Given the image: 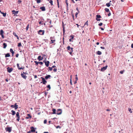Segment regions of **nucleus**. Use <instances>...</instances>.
<instances>
[{"mask_svg":"<svg viewBox=\"0 0 133 133\" xmlns=\"http://www.w3.org/2000/svg\"><path fill=\"white\" fill-rule=\"evenodd\" d=\"M41 78L42 79V82H41V83H42L43 84H45L47 83V81L45 80L46 79L43 77H41Z\"/></svg>","mask_w":133,"mask_h":133,"instance_id":"1","label":"nucleus"},{"mask_svg":"<svg viewBox=\"0 0 133 133\" xmlns=\"http://www.w3.org/2000/svg\"><path fill=\"white\" fill-rule=\"evenodd\" d=\"M45 31L44 30H39L38 31V34L41 35H43L44 34Z\"/></svg>","mask_w":133,"mask_h":133,"instance_id":"2","label":"nucleus"},{"mask_svg":"<svg viewBox=\"0 0 133 133\" xmlns=\"http://www.w3.org/2000/svg\"><path fill=\"white\" fill-rule=\"evenodd\" d=\"M62 112V110L61 109H58L56 111V114L57 115H60L61 114Z\"/></svg>","mask_w":133,"mask_h":133,"instance_id":"3","label":"nucleus"},{"mask_svg":"<svg viewBox=\"0 0 133 133\" xmlns=\"http://www.w3.org/2000/svg\"><path fill=\"white\" fill-rule=\"evenodd\" d=\"M5 130L6 131L8 132H10L12 130V128L10 127H7L5 128Z\"/></svg>","mask_w":133,"mask_h":133,"instance_id":"4","label":"nucleus"},{"mask_svg":"<svg viewBox=\"0 0 133 133\" xmlns=\"http://www.w3.org/2000/svg\"><path fill=\"white\" fill-rule=\"evenodd\" d=\"M11 107L15 108L16 109H17L18 108V105L16 103H15L14 105H11Z\"/></svg>","mask_w":133,"mask_h":133,"instance_id":"5","label":"nucleus"},{"mask_svg":"<svg viewBox=\"0 0 133 133\" xmlns=\"http://www.w3.org/2000/svg\"><path fill=\"white\" fill-rule=\"evenodd\" d=\"M30 128L31 129V131L32 132H34L36 131L35 130L36 128H34V127H31Z\"/></svg>","mask_w":133,"mask_h":133,"instance_id":"6","label":"nucleus"},{"mask_svg":"<svg viewBox=\"0 0 133 133\" xmlns=\"http://www.w3.org/2000/svg\"><path fill=\"white\" fill-rule=\"evenodd\" d=\"M7 69L8 72L10 73L12 71L13 69L12 68H10L9 67H8L7 68Z\"/></svg>","mask_w":133,"mask_h":133,"instance_id":"7","label":"nucleus"},{"mask_svg":"<svg viewBox=\"0 0 133 133\" xmlns=\"http://www.w3.org/2000/svg\"><path fill=\"white\" fill-rule=\"evenodd\" d=\"M108 66L107 65H106L105 66L103 67L101 69L100 71L102 72L104 71L107 69Z\"/></svg>","mask_w":133,"mask_h":133,"instance_id":"8","label":"nucleus"},{"mask_svg":"<svg viewBox=\"0 0 133 133\" xmlns=\"http://www.w3.org/2000/svg\"><path fill=\"white\" fill-rule=\"evenodd\" d=\"M21 76L22 78L25 79H26L27 77V76L25 75L22 72H21Z\"/></svg>","mask_w":133,"mask_h":133,"instance_id":"9","label":"nucleus"},{"mask_svg":"<svg viewBox=\"0 0 133 133\" xmlns=\"http://www.w3.org/2000/svg\"><path fill=\"white\" fill-rule=\"evenodd\" d=\"M74 36L73 35H71L70 36V38L71 37V38L69 39L70 42H73V41H72V40L74 39Z\"/></svg>","mask_w":133,"mask_h":133,"instance_id":"10","label":"nucleus"},{"mask_svg":"<svg viewBox=\"0 0 133 133\" xmlns=\"http://www.w3.org/2000/svg\"><path fill=\"white\" fill-rule=\"evenodd\" d=\"M12 12L13 14H14V15H15L16 16V14H17L18 13V11H16L15 10H12Z\"/></svg>","mask_w":133,"mask_h":133,"instance_id":"11","label":"nucleus"},{"mask_svg":"<svg viewBox=\"0 0 133 133\" xmlns=\"http://www.w3.org/2000/svg\"><path fill=\"white\" fill-rule=\"evenodd\" d=\"M17 68L18 69L20 70L21 69H24V67L23 68L22 66V67L20 68L19 66V64L18 63H17Z\"/></svg>","mask_w":133,"mask_h":133,"instance_id":"12","label":"nucleus"},{"mask_svg":"<svg viewBox=\"0 0 133 133\" xmlns=\"http://www.w3.org/2000/svg\"><path fill=\"white\" fill-rule=\"evenodd\" d=\"M51 77V76L50 75H47L45 77V78L47 80L48 79H50Z\"/></svg>","mask_w":133,"mask_h":133,"instance_id":"13","label":"nucleus"},{"mask_svg":"<svg viewBox=\"0 0 133 133\" xmlns=\"http://www.w3.org/2000/svg\"><path fill=\"white\" fill-rule=\"evenodd\" d=\"M27 116L25 117V118L26 119H28L29 118H31L32 117V116L30 114H27Z\"/></svg>","mask_w":133,"mask_h":133,"instance_id":"14","label":"nucleus"},{"mask_svg":"<svg viewBox=\"0 0 133 133\" xmlns=\"http://www.w3.org/2000/svg\"><path fill=\"white\" fill-rule=\"evenodd\" d=\"M52 110V111L53 112L52 113H51V114H56V110L55 109L53 108Z\"/></svg>","mask_w":133,"mask_h":133,"instance_id":"15","label":"nucleus"},{"mask_svg":"<svg viewBox=\"0 0 133 133\" xmlns=\"http://www.w3.org/2000/svg\"><path fill=\"white\" fill-rule=\"evenodd\" d=\"M37 59L39 61H40L42 60L43 59V57H42L41 56H39L37 57Z\"/></svg>","mask_w":133,"mask_h":133,"instance_id":"16","label":"nucleus"},{"mask_svg":"<svg viewBox=\"0 0 133 133\" xmlns=\"http://www.w3.org/2000/svg\"><path fill=\"white\" fill-rule=\"evenodd\" d=\"M50 63V62L49 61H47L45 63V65L46 67H48Z\"/></svg>","mask_w":133,"mask_h":133,"instance_id":"17","label":"nucleus"},{"mask_svg":"<svg viewBox=\"0 0 133 133\" xmlns=\"http://www.w3.org/2000/svg\"><path fill=\"white\" fill-rule=\"evenodd\" d=\"M40 9L42 11H44L46 10L45 7L44 6L40 7Z\"/></svg>","mask_w":133,"mask_h":133,"instance_id":"18","label":"nucleus"},{"mask_svg":"<svg viewBox=\"0 0 133 133\" xmlns=\"http://www.w3.org/2000/svg\"><path fill=\"white\" fill-rule=\"evenodd\" d=\"M1 14H2L3 16L4 17H5L6 16V12H3L1 11Z\"/></svg>","mask_w":133,"mask_h":133,"instance_id":"19","label":"nucleus"},{"mask_svg":"<svg viewBox=\"0 0 133 133\" xmlns=\"http://www.w3.org/2000/svg\"><path fill=\"white\" fill-rule=\"evenodd\" d=\"M62 27L63 28V35H64L65 32V28L64 25H62Z\"/></svg>","mask_w":133,"mask_h":133,"instance_id":"20","label":"nucleus"},{"mask_svg":"<svg viewBox=\"0 0 133 133\" xmlns=\"http://www.w3.org/2000/svg\"><path fill=\"white\" fill-rule=\"evenodd\" d=\"M13 34L14 35V36L16 37L17 39H19V37L18 36H17L16 34V33L14 32H13Z\"/></svg>","mask_w":133,"mask_h":133,"instance_id":"21","label":"nucleus"},{"mask_svg":"<svg viewBox=\"0 0 133 133\" xmlns=\"http://www.w3.org/2000/svg\"><path fill=\"white\" fill-rule=\"evenodd\" d=\"M5 57L6 58L9 57L10 56V54L9 53H7L6 54H5Z\"/></svg>","mask_w":133,"mask_h":133,"instance_id":"22","label":"nucleus"},{"mask_svg":"<svg viewBox=\"0 0 133 133\" xmlns=\"http://www.w3.org/2000/svg\"><path fill=\"white\" fill-rule=\"evenodd\" d=\"M96 54L98 55H100L102 54V52L101 51H97Z\"/></svg>","mask_w":133,"mask_h":133,"instance_id":"23","label":"nucleus"},{"mask_svg":"<svg viewBox=\"0 0 133 133\" xmlns=\"http://www.w3.org/2000/svg\"><path fill=\"white\" fill-rule=\"evenodd\" d=\"M3 48L5 49L7 46V45L5 43H3Z\"/></svg>","mask_w":133,"mask_h":133,"instance_id":"24","label":"nucleus"},{"mask_svg":"<svg viewBox=\"0 0 133 133\" xmlns=\"http://www.w3.org/2000/svg\"><path fill=\"white\" fill-rule=\"evenodd\" d=\"M71 48L70 46H68L67 47V49L68 50L71 51V48Z\"/></svg>","mask_w":133,"mask_h":133,"instance_id":"25","label":"nucleus"},{"mask_svg":"<svg viewBox=\"0 0 133 133\" xmlns=\"http://www.w3.org/2000/svg\"><path fill=\"white\" fill-rule=\"evenodd\" d=\"M101 18V17L100 15L97 14L96 15V18Z\"/></svg>","mask_w":133,"mask_h":133,"instance_id":"26","label":"nucleus"},{"mask_svg":"<svg viewBox=\"0 0 133 133\" xmlns=\"http://www.w3.org/2000/svg\"><path fill=\"white\" fill-rule=\"evenodd\" d=\"M46 87L47 88H48L49 89H47V91H48L50 90L51 89L50 85V84L46 86Z\"/></svg>","mask_w":133,"mask_h":133,"instance_id":"27","label":"nucleus"},{"mask_svg":"<svg viewBox=\"0 0 133 133\" xmlns=\"http://www.w3.org/2000/svg\"><path fill=\"white\" fill-rule=\"evenodd\" d=\"M11 112H12L11 114L12 115H15L16 114V112L15 111L13 110H12L11 111Z\"/></svg>","mask_w":133,"mask_h":133,"instance_id":"28","label":"nucleus"},{"mask_svg":"<svg viewBox=\"0 0 133 133\" xmlns=\"http://www.w3.org/2000/svg\"><path fill=\"white\" fill-rule=\"evenodd\" d=\"M70 84L71 85H72V75H71L70 76Z\"/></svg>","mask_w":133,"mask_h":133,"instance_id":"29","label":"nucleus"},{"mask_svg":"<svg viewBox=\"0 0 133 133\" xmlns=\"http://www.w3.org/2000/svg\"><path fill=\"white\" fill-rule=\"evenodd\" d=\"M111 4V3H107L106 5L107 7H109L110 6Z\"/></svg>","mask_w":133,"mask_h":133,"instance_id":"30","label":"nucleus"},{"mask_svg":"<svg viewBox=\"0 0 133 133\" xmlns=\"http://www.w3.org/2000/svg\"><path fill=\"white\" fill-rule=\"evenodd\" d=\"M51 42L50 43V44H52L54 43L55 41V40H51Z\"/></svg>","mask_w":133,"mask_h":133,"instance_id":"31","label":"nucleus"},{"mask_svg":"<svg viewBox=\"0 0 133 133\" xmlns=\"http://www.w3.org/2000/svg\"><path fill=\"white\" fill-rule=\"evenodd\" d=\"M105 11H106V12H110L109 9L108 8H105Z\"/></svg>","mask_w":133,"mask_h":133,"instance_id":"32","label":"nucleus"},{"mask_svg":"<svg viewBox=\"0 0 133 133\" xmlns=\"http://www.w3.org/2000/svg\"><path fill=\"white\" fill-rule=\"evenodd\" d=\"M66 9L67 12H68V10H69V7H68V3H67L66 4Z\"/></svg>","mask_w":133,"mask_h":133,"instance_id":"33","label":"nucleus"},{"mask_svg":"<svg viewBox=\"0 0 133 133\" xmlns=\"http://www.w3.org/2000/svg\"><path fill=\"white\" fill-rule=\"evenodd\" d=\"M125 72V70H123L121 71H120L119 72L121 74H123L124 73V72Z\"/></svg>","mask_w":133,"mask_h":133,"instance_id":"34","label":"nucleus"},{"mask_svg":"<svg viewBox=\"0 0 133 133\" xmlns=\"http://www.w3.org/2000/svg\"><path fill=\"white\" fill-rule=\"evenodd\" d=\"M48 69H49V70L48 71H51L52 70V67H49Z\"/></svg>","mask_w":133,"mask_h":133,"instance_id":"35","label":"nucleus"},{"mask_svg":"<svg viewBox=\"0 0 133 133\" xmlns=\"http://www.w3.org/2000/svg\"><path fill=\"white\" fill-rule=\"evenodd\" d=\"M16 117H20V116L19 115V112H17V113L16 114Z\"/></svg>","mask_w":133,"mask_h":133,"instance_id":"36","label":"nucleus"},{"mask_svg":"<svg viewBox=\"0 0 133 133\" xmlns=\"http://www.w3.org/2000/svg\"><path fill=\"white\" fill-rule=\"evenodd\" d=\"M34 63H35V65H38L39 63V62H37L36 61H35Z\"/></svg>","mask_w":133,"mask_h":133,"instance_id":"37","label":"nucleus"},{"mask_svg":"<svg viewBox=\"0 0 133 133\" xmlns=\"http://www.w3.org/2000/svg\"><path fill=\"white\" fill-rule=\"evenodd\" d=\"M73 48H71V51H70V52H69V54L70 55H72V52L73 51Z\"/></svg>","mask_w":133,"mask_h":133,"instance_id":"38","label":"nucleus"},{"mask_svg":"<svg viewBox=\"0 0 133 133\" xmlns=\"http://www.w3.org/2000/svg\"><path fill=\"white\" fill-rule=\"evenodd\" d=\"M10 52L11 53H15L13 49L12 48L10 49Z\"/></svg>","mask_w":133,"mask_h":133,"instance_id":"39","label":"nucleus"},{"mask_svg":"<svg viewBox=\"0 0 133 133\" xmlns=\"http://www.w3.org/2000/svg\"><path fill=\"white\" fill-rule=\"evenodd\" d=\"M49 2L50 3V4L51 5H53V1H52V0H50V1H49Z\"/></svg>","mask_w":133,"mask_h":133,"instance_id":"40","label":"nucleus"},{"mask_svg":"<svg viewBox=\"0 0 133 133\" xmlns=\"http://www.w3.org/2000/svg\"><path fill=\"white\" fill-rule=\"evenodd\" d=\"M36 1L37 3H39L41 2V0H35Z\"/></svg>","mask_w":133,"mask_h":133,"instance_id":"41","label":"nucleus"},{"mask_svg":"<svg viewBox=\"0 0 133 133\" xmlns=\"http://www.w3.org/2000/svg\"><path fill=\"white\" fill-rule=\"evenodd\" d=\"M128 111L130 112V113H131L132 112V111L131 110V109L130 108H129L128 109Z\"/></svg>","mask_w":133,"mask_h":133,"instance_id":"42","label":"nucleus"},{"mask_svg":"<svg viewBox=\"0 0 133 133\" xmlns=\"http://www.w3.org/2000/svg\"><path fill=\"white\" fill-rule=\"evenodd\" d=\"M29 24H28L27 26H26V31H27L28 30V28H29Z\"/></svg>","mask_w":133,"mask_h":133,"instance_id":"43","label":"nucleus"},{"mask_svg":"<svg viewBox=\"0 0 133 133\" xmlns=\"http://www.w3.org/2000/svg\"><path fill=\"white\" fill-rule=\"evenodd\" d=\"M21 46V42H20L17 45L18 47H19Z\"/></svg>","mask_w":133,"mask_h":133,"instance_id":"44","label":"nucleus"},{"mask_svg":"<svg viewBox=\"0 0 133 133\" xmlns=\"http://www.w3.org/2000/svg\"><path fill=\"white\" fill-rule=\"evenodd\" d=\"M17 2L18 4H20L21 3L22 1L20 0H18V1Z\"/></svg>","mask_w":133,"mask_h":133,"instance_id":"45","label":"nucleus"},{"mask_svg":"<svg viewBox=\"0 0 133 133\" xmlns=\"http://www.w3.org/2000/svg\"><path fill=\"white\" fill-rule=\"evenodd\" d=\"M4 33V31L3 30H1V35L3 34Z\"/></svg>","mask_w":133,"mask_h":133,"instance_id":"46","label":"nucleus"},{"mask_svg":"<svg viewBox=\"0 0 133 133\" xmlns=\"http://www.w3.org/2000/svg\"><path fill=\"white\" fill-rule=\"evenodd\" d=\"M17 118L16 119V120L17 121L19 122V119H20V117H17Z\"/></svg>","mask_w":133,"mask_h":133,"instance_id":"47","label":"nucleus"},{"mask_svg":"<svg viewBox=\"0 0 133 133\" xmlns=\"http://www.w3.org/2000/svg\"><path fill=\"white\" fill-rule=\"evenodd\" d=\"M88 25V21H87L86 22H85L84 23V25Z\"/></svg>","mask_w":133,"mask_h":133,"instance_id":"48","label":"nucleus"},{"mask_svg":"<svg viewBox=\"0 0 133 133\" xmlns=\"http://www.w3.org/2000/svg\"><path fill=\"white\" fill-rule=\"evenodd\" d=\"M22 72L23 73V74H24L25 75H28V72Z\"/></svg>","mask_w":133,"mask_h":133,"instance_id":"49","label":"nucleus"},{"mask_svg":"<svg viewBox=\"0 0 133 133\" xmlns=\"http://www.w3.org/2000/svg\"><path fill=\"white\" fill-rule=\"evenodd\" d=\"M78 13H79L78 12H77L75 14V17L76 18L77 17V15L78 14Z\"/></svg>","mask_w":133,"mask_h":133,"instance_id":"50","label":"nucleus"},{"mask_svg":"<svg viewBox=\"0 0 133 133\" xmlns=\"http://www.w3.org/2000/svg\"><path fill=\"white\" fill-rule=\"evenodd\" d=\"M42 22H43V21H40L39 22V24H41L42 25H43V23H42Z\"/></svg>","mask_w":133,"mask_h":133,"instance_id":"51","label":"nucleus"},{"mask_svg":"<svg viewBox=\"0 0 133 133\" xmlns=\"http://www.w3.org/2000/svg\"><path fill=\"white\" fill-rule=\"evenodd\" d=\"M103 24V23H102L101 22L99 23L98 25L99 26H101Z\"/></svg>","mask_w":133,"mask_h":133,"instance_id":"52","label":"nucleus"},{"mask_svg":"<svg viewBox=\"0 0 133 133\" xmlns=\"http://www.w3.org/2000/svg\"><path fill=\"white\" fill-rule=\"evenodd\" d=\"M38 64H40L41 65H42L43 64V62H39Z\"/></svg>","mask_w":133,"mask_h":133,"instance_id":"53","label":"nucleus"},{"mask_svg":"<svg viewBox=\"0 0 133 133\" xmlns=\"http://www.w3.org/2000/svg\"><path fill=\"white\" fill-rule=\"evenodd\" d=\"M56 128L57 129L58 128H59V129H61V127H60V126H59V125H58L56 127Z\"/></svg>","mask_w":133,"mask_h":133,"instance_id":"54","label":"nucleus"},{"mask_svg":"<svg viewBox=\"0 0 133 133\" xmlns=\"http://www.w3.org/2000/svg\"><path fill=\"white\" fill-rule=\"evenodd\" d=\"M53 70L54 72H56L57 71V69L56 68H55L53 69Z\"/></svg>","mask_w":133,"mask_h":133,"instance_id":"55","label":"nucleus"},{"mask_svg":"<svg viewBox=\"0 0 133 133\" xmlns=\"http://www.w3.org/2000/svg\"><path fill=\"white\" fill-rule=\"evenodd\" d=\"M47 120L46 119H45L44 120V123L45 124H46L47 123Z\"/></svg>","mask_w":133,"mask_h":133,"instance_id":"56","label":"nucleus"},{"mask_svg":"<svg viewBox=\"0 0 133 133\" xmlns=\"http://www.w3.org/2000/svg\"><path fill=\"white\" fill-rule=\"evenodd\" d=\"M96 19L97 21H99L101 20V19H100L99 18H96Z\"/></svg>","mask_w":133,"mask_h":133,"instance_id":"57","label":"nucleus"},{"mask_svg":"<svg viewBox=\"0 0 133 133\" xmlns=\"http://www.w3.org/2000/svg\"><path fill=\"white\" fill-rule=\"evenodd\" d=\"M72 18H73V20H75V19H74V14H72Z\"/></svg>","mask_w":133,"mask_h":133,"instance_id":"58","label":"nucleus"},{"mask_svg":"<svg viewBox=\"0 0 133 133\" xmlns=\"http://www.w3.org/2000/svg\"><path fill=\"white\" fill-rule=\"evenodd\" d=\"M109 12V13L108 14V16H109L111 15V13L110 11Z\"/></svg>","mask_w":133,"mask_h":133,"instance_id":"59","label":"nucleus"},{"mask_svg":"<svg viewBox=\"0 0 133 133\" xmlns=\"http://www.w3.org/2000/svg\"><path fill=\"white\" fill-rule=\"evenodd\" d=\"M1 35V36L3 38H4V36L3 34H2Z\"/></svg>","mask_w":133,"mask_h":133,"instance_id":"60","label":"nucleus"},{"mask_svg":"<svg viewBox=\"0 0 133 133\" xmlns=\"http://www.w3.org/2000/svg\"><path fill=\"white\" fill-rule=\"evenodd\" d=\"M76 10L77 11H78V12H78L79 13V9H78V7H77L76 8Z\"/></svg>","mask_w":133,"mask_h":133,"instance_id":"61","label":"nucleus"},{"mask_svg":"<svg viewBox=\"0 0 133 133\" xmlns=\"http://www.w3.org/2000/svg\"><path fill=\"white\" fill-rule=\"evenodd\" d=\"M19 20V21H21L22 20L21 19H18V18H16L15 20V21H17V20Z\"/></svg>","mask_w":133,"mask_h":133,"instance_id":"62","label":"nucleus"},{"mask_svg":"<svg viewBox=\"0 0 133 133\" xmlns=\"http://www.w3.org/2000/svg\"><path fill=\"white\" fill-rule=\"evenodd\" d=\"M46 58H45V60L43 61V62L45 63V62H46Z\"/></svg>","mask_w":133,"mask_h":133,"instance_id":"63","label":"nucleus"},{"mask_svg":"<svg viewBox=\"0 0 133 133\" xmlns=\"http://www.w3.org/2000/svg\"><path fill=\"white\" fill-rule=\"evenodd\" d=\"M131 47L132 48H133V43L131 44Z\"/></svg>","mask_w":133,"mask_h":133,"instance_id":"64","label":"nucleus"}]
</instances>
